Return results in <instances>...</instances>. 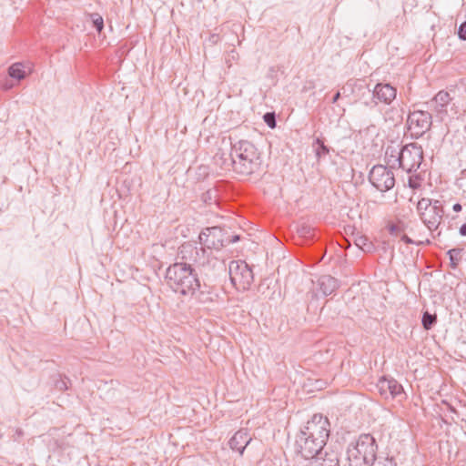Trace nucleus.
<instances>
[{"label":"nucleus","mask_w":466,"mask_h":466,"mask_svg":"<svg viewBox=\"0 0 466 466\" xmlns=\"http://www.w3.org/2000/svg\"><path fill=\"white\" fill-rule=\"evenodd\" d=\"M167 285L177 293L187 297H196L200 303H206L203 292H198L199 280L190 265L175 263L168 267L166 273Z\"/></svg>","instance_id":"f257e3e1"},{"label":"nucleus","mask_w":466,"mask_h":466,"mask_svg":"<svg viewBox=\"0 0 466 466\" xmlns=\"http://www.w3.org/2000/svg\"><path fill=\"white\" fill-rule=\"evenodd\" d=\"M232 154L235 157V172L239 175H251L260 167V154L255 145L248 140L235 141Z\"/></svg>","instance_id":"f03ea898"},{"label":"nucleus","mask_w":466,"mask_h":466,"mask_svg":"<svg viewBox=\"0 0 466 466\" xmlns=\"http://www.w3.org/2000/svg\"><path fill=\"white\" fill-rule=\"evenodd\" d=\"M378 445L370 434L360 435L347 449L349 466H371L376 461Z\"/></svg>","instance_id":"7ed1b4c3"},{"label":"nucleus","mask_w":466,"mask_h":466,"mask_svg":"<svg viewBox=\"0 0 466 466\" xmlns=\"http://www.w3.org/2000/svg\"><path fill=\"white\" fill-rule=\"evenodd\" d=\"M390 152V157H395L399 167L407 172L417 170L423 158L421 147L414 143L406 145L400 151L391 149Z\"/></svg>","instance_id":"20e7f679"},{"label":"nucleus","mask_w":466,"mask_h":466,"mask_svg":"<svg viewBox=\"0 0 466 466\" xmlns=\"http://www.w3.org/2000/svg\"><path fill=\"white\" fill-rule=\"evenodd\" d=\"M417 211L420 219L430 230H436L439 228L443 217L440 201L421 198L417 204Z\"/></svg>","instance_id":"39448f33"},{"label":"nucleus","mask_w":466,"mask_h":466,"mask_svg":"<svg viewBox=\"0 0 466 466\" xmlns=\"http://www.w3.org/2000/svg\"><path fill=\"white\" fill-rule=\"evenodd\" d=\"M230 281L238 290H247L253 282V272L242 260L231 261L228 267Z\"/></svg>","instance_id":"423d86ee"},{"label":"nucleus","mask_w":466,"mask_h":466,"mask_svg":"<svg viewBox=\"0 0 466 466\" xmlns=\"http://www.w3.org/2000/svg\"><path fill=\"white\" fill-rule=\"evenodd\" d=\"M299 434L326 444L329 436V421L321 414H314Z\"/></svg>","instance_id":"0eeeda50"},{"label":"nucleus","mask_w":466,"mask_h":466,"mask_svg":"<svg viewBox=\"0 0 466 466\" xmlns=\"http://www.w3.org/2000/svg\"><path fill=\"white\" fill-rule=\"evenodd\" d=\"M238 239V236H234L230 239L225 238L223 230L218 227L208 228L199 235L200 243L209 249H218L225 245V242L234 243Z\"/></svg>","instance_id":"6e6552de"},{"label":"nucleus","mask_w":466,"mask_h":466,"mask_svg":"<svg viewBox=\"0 0 466 466\" xmlns=\"http://www.w3.org/2000/svg\"><path fill=\"white\" fill-rule=\"evenodd\" d=\"M407 126L411 137H420L430 129L431 116L426 111H414L409 115Z\"/></svg>","instance_id":"1a4fd4ad"},{"label":"nucleus","mask_w":466,"mask_h":466,"mask_svg":"<svg viewBox=\"0 0 466 466\" xmlns=\"http://www.w3.org/2000/svg\"><path fill=\"white\" fill-rule=\"evenodd\" d=\"M370 181L380 191H387L393 187L395 184L392 171L381 165L372 167L370 173Z\"/></svg>","instance_id":"9d476101"},{"label":"nucleus","mask_w":466,"mask_h":466,"mask_svg":"<svg viewBox=\"0 0 466 466\" xmlns=\"http://www.w3.org/2000/svg\"><path fill=\"white\" fill-rule=\"evenodd\" d=\"M325 444L312 438H308L303 435H299L295 448L296 451L306 460L313 459L323 449Z\"/></svg>","instance_id":"9b49d317"},{"label":"nucleus","mask_w":466,"mask_h":466,"mask_svg":"<svg viewBox=\"0 0 466 466\" xmlns=\"http://www.w3.org/2000/svg\"><path fill=\"white\" fill-rule=\"evenodd\" d=\"M233 144L229 139L223 138L221 146L216 153L214 159L217 165H218L223 170L235 171V157H233Z\"/></svg>","instance_id":"f8f14e48"},{"label":"nucleus","mask_w":466,"mask_h":466,"mask_svg":"<svg viewBox=\"0 0 466 466\" xmlns=\"http://www.w3.org/2000/svg\"><path fill=\"white\" fill-rule=\"evenodd\" d=\"M179 254L187 265L190 263L204 265L206 262V250L204 248H198L192 243H185L179 248Z\"/></svg>","instance_id":"ddd939ff"},{"label":"nucleus","mask_w":466,"mask_h":466,"mask_svg":"<svg viewBox=\"0 0 466 466\" xmlns=\"http://www.w3.org/2000/svg\"><path fill=\"white\" fill-rule=\"evenodd\" d=\"M377 389L380 394L388 399L402 397L404 395L402 386L394 379H387L385 377L379 380Z\"/></svg>","instance_id":"4468645a"},{"label":"nucleus","mask_w":466,"mask_h":466,"mask_svg":"<svg viewBox=\"0 0 466 466\" xmlns=\"http://www.w3.org/2000/svg\"><path fill=\"white\" fill-rule=\"evenodd\" d=\"M397 91L390 84H377L373 89V98L376 103L390 105L396 98Z\"/></svg>","instance_id":"2eb2a0df"},{"label":"nucleus","mask_w":466,"mask_h":466,"mask_svg":"<svg viewBox=\"0 0 466 466\" xmlns=\"http://www.w3.org/2000/svg\"><path fill=\"white\" fill-rule=\"evenodd\" d=\"M251 440L252 438L247 430H239L229 440L228 445L232 451L242 455Z\"/></svg>","instance_id":"dca6fc26"},{"label":"nucleus","mask_w":466,"mask_h":466,"mask_svg":"<svg viewBox=\"0 0 466 466\" xmlns=\"http://www.w3.org/2000/svg\"><path fill=\"white\" fill-rule=\"evenodd\" d=\"M451 98L448 92L440 91L438 92L431 101L432 107L438 113L445 112V107L451 102Z\"/></svg>","instance_id":"f3484780"},{"label":"nucleus","mask_w":466,"mask_h":466,"mask_svg":"<svg viewBox=\"0 0 466 466\" xmlns=\"http://www.w3.org/2000/svg\"><path fill=\"white\" fill-rule=\"evenodd\" d=\"M319 285L325 296L330 295L339 287L338 280L329 275L320 277L319 279Z\"/></svg>","instance_id":"a211bd4d"},{"label":"nucleus","mask_w":466,"mask_h":466,"mask_svg":"<svg viewBox=\"0 0 466 466\" xmlns=\"http://www.w3.org/2000/svg\"><path fill=\"white\" fill-rule=\"evenodd\" d=\"M352 240L354 244L364 252H371L374 249L372 242L360 232L355 233L352 231Z\"/></svg>","instance_id":"6ab92c4d"},{"label":"nucleus","mask_w":466,"mask_h":466,"mask_svg":"<svg viewBox=\"0 0 466 466\" xmlns=\"http://www.w3.org/2000/svg\"><path fill=\"white\" fill-rule=\"evenodd\" d=\"M308 466H339V459L335 454L326 455L325 458H317L309 462Z\"/></svg>","instance_id":"aec40b11"},{"label":"nucleus","mask_w":466,"mask_h":466,"mask_svg":"<svg viewBox=\"0 0 466 466\" xmlns=\"http://www.w3.org/2000/svg\"><path fill=\"white\" fill-rule=\"evenodd\" d=\"M8 75L10 77L18 81L26 77L27 73L25 70V66L22 63H15L8 68Z\"/></svg>","instance_id":"412c9836"},{"label":"nucleus","mask_w":466,"mask_h":466,"mask_svg":"<svg viewBox=\"0 0 466 466\" xmlns=\"http://www.w3.org/2000/svg\"><path fill=\"white\" fill-rule=\"evenodd\" d=\"M422 326L425 329L429 330L437 321L436 314H431L425 311L422 316Z\"/></svg>","instance_id":"4be33fe9"},{"label":"nucleus","mask_w":466,"mask_h":466,"mask_svg":"<svg viewBox=\"0 0 466 466\" xmlns=\"http://www.w3.org/2000/svg\"><path fill=\"white\" fill-rule=\"evenodd\" d=\"M388 228L391 235L398 237L402 235L403 231L405 230V225L403 222L399 221L396 224L389 225Z\"/></svg>","instance_id":"5701e85b"},{"label":"nucleus","mask_w":466,"mask_h":466,"mask_svg":"<svg viewBox=\"0 0 466 466\" xmlns=\"http://www.w3.org/2000/svg\"><path fill=\"white\" fill-rule=\"evenodd\" d=\"M93 25L96 28L97 32L100 33L104 27V20L103 17L98 14H91L89 15Z\"/></svg>","instance_id":"b1692460"},{"label":"nucleus","mask_w":466,"mask_h":466,"mask_svg":"<svg viewBox=\"0 0 466 466\" xmlns=\"http://www.w3.org/2000/svg\"><path fill=\"white\" fill-rule=\"evenodd\" d=\"M371 466H397V464L392 458L376 457V461Z\"/></svg>","instance_id":"393cba45"},{"label":"nucleus","mask_w":466,"mask_h":466,"mask_svg":"<svg viewBox=\"0 0 466 466\" xmlns=\"http://www.w3.org/2000/svg\"><path fill=\"white\" fill-rule=\"evenodd\" d=\"M316 142L319 144V147L316 149L317 157H320L321 156L327 155L329 153V148L319 138H317Z\"/></svg>","instance_id":"a878e982"},{"label":"nucleus","mask_w":466,"mask_h":466,"mask_svg":"<svg viewBox=\"0 0 466 466\" xmlns=\"http://www.w3.org/2000/svg\"><path fill=\"white\" fill-rule=\"evenodd\" d=\"M297 231L300 237L307 238L310 236L312 228L308 225H300Z\"/></svg>","instance_id":"bb28decb"},{"label":"nucleus","mask_w":466,"mask_h":466,"mask_svg":"<svg viewBox=\"0 0 466 466\" xmlns=\"http://www.w3.org/2000/svg\"><path fill=\"white\" fill-rule=\"evenodd\" d=\"M461 249L453 248L449 251L451 260L453 265L457 264V261L461 258Z\"/></svg>","instance_id":"cd10ccee"},{"label":"nucleus","mask_w":466,"mask_h":466,"mask_svg":"<svg viewBox=\"0 0 466 466\" xmlns=\"http://www.w3.org/2000/svg\"><path fill=\"white\" fill-rule=\"evenodd\" d=\"M264 120L268 124V126L271 128L275 127L276 121H275V116L272 113H267L264 115Z\"/></svg>","instance_id":"c85d7f7f"},{"label":"nucleus","mask_w":466,"mask_h":466,"mask_svg":"<svg viewBox=\"0 0 466 466\" xmlns=\"http://www.w3.org/2000/svg\"><path fill=\"white\" fill-rule=\"evenodd\" d=\"M458 35L461 39L466 40V21L460 25Z\"/></svg>","instance_id":"c756f323"},{"label":"nucleus","mask_w":466,"mask_h":466,"mask_svg":"<svg viewBox=\"0 0 466 466\" xmlns=\"http://www.w3.org/2000/svg\"><path fill=\"white\" fill-rule=\"evenodd\" d=\"M400 238H401V240H402V241H404V242H405V243H407V244H411V243H413V241H412V240H411V239H410L407 235H405V234H402V235L400 236Z\"/></svg>","instance_id":"7c9ffc66"},{"label":"nucleus","mask_w":466,"mask_h":466,"mask_svg":"<svg viewBox=\"0 0 466 466\" xmlns=\"http://www.w3.org/2000/svg\"><path fill=\"white\" fill-rule=\"evenodd\" d=\"M452 209L454 212H460L461 210V205L459 203H456L452 206Z\"/></svg>","instance_id":"2f4dec72"},{"label":"nucleus","mask_w":466,"mask_h":466,"mask_svg":"<svg viewBox=\"0 0 466 466\" xmlns=\"http://www.w3.org/2000/svg\"><path fill=\"white\" fill-rule=\"evenodd\" d=\"M460 233L462 236H466V224H463L460 228Z\"/></svg>","instance_id":"473e14b6"},{"label":"nucleus","mask_w":466,"mask_h":466,"mask_svg":"<svg viewBox=\"0 0 466 466\" xmlns=\"http://www.w3.org/2000/svg\"><path fill=\"white\" fill-rule=\"evenodd\" d=\"M339 96H340V93L337 92L336 95L332 98V103H336L338 101V99L339 98Z\"/></svg>","instance_id":"72a5a7b5"},{"label":"nucleus","mask_w":466,"mask_h":466,"mask_svg":"<svg viewBox=\"0 0 466 466\" xmlns=\"http://www.w3.org/2000/svg\"><path fill=\"white\" fill-rule=\"evenodd\" d=\"M232 57L235 58L236 56H238V54L235 52V51H232Z\"/></svg>","instance_id":"f704fd0d"},{"label":"nucleus","mask_w":466,"mask_h":466,"mask_svg":"<svg viewBox=\"0 0 466 466\" xmlns=\"http://www.w3.org/2000/svg\"><path fill=\"white\" fill-rule=\"evenodd\" d=\"M11 86H12L11 85H10V86L5 85V89H8V88H10Z\"/></svg>","instance_id":"c9c22d12"}]
</instances>
